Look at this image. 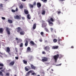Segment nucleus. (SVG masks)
<instances>
[{"label":"nucleus","instance_id":"f257e3e1","mask_svg":"<svg viewBox=\"0 0 76 76\" xmlns=\"http://www.w3.org/2000/svg\"><path fill=\"white\" fill-rule=\"evenodd\" d=\"M58 57L59 58H61L62 57V56H61V55L59 56L58 54H57L56 55L54 56L53 58L55 60V63L57 62V60L58 59Z\"/></svg>","mask_w":76,"mask_h":76},{"label":"nucleus","instance_id":"f03ea898","mask_svg":"<svg viewBox=\"0 0 76 76\" xmlns=\"http://www.w3.org/2000/svg\"><path fill=\"white\" fill-rule=\"evenodd\" d=\"M54 20L52 18H50V20H48V22L49 23V25L50 26H53V23L52 22H54Z\"/></svg>","mask_w":76,"mask_h":76},{"label":"nucleus","instance_id":"7ed1b4c3","mask_svg":"<svg viewBox=\"0 0 76 76\" xmlns=\"http://www.w3.org/2000/svg\"><path fill=\"white\" fill-rule=\"evenodd\" d=\"M42 62H45L48 61V58L46 57H43V58L42 59Z\"/></svg>","mask_w":76,"mask_h":76},{"label":"nucleus","instance_id":"20e7f679","mask_svg":"<svg viewBox=\"0 0 76 76\" xmlns=\"http://www.w3.org/2000/svg\"><path fill=\"white\" fill-rule=\"evenodd\" d=\"M6 31L7 32V34H8V35H10V28H9L7 27Z\"/></svg>","mask_w":76,"mask_h":76},{"label":"nucleus","instance_id":"39448f33","mask_svg":"<svg viewBox=\"0 0 76 76\" xmlns=\"http://www.w3.org/2000/svg\"><path fill=\"white\" fill-rule=\"evenodd\" d=\"M50 47L48 46H46L45 48V50H47V51H48L50 50Z\"/></svg>","mask_w":76,"mask_h":76},{"label":"nucleus","instance_id":"423d86ee","mask_svg":"<svg viewBox=\"0 0 76 76\" xmlns=\"http://www.w3.org/2000/svg\"><path fill=\"white\" fill-rule=\"evenodd\" d=\"M31 67L32 69H33L34 70H35L36 69V67L32 64H31Z\"/></svg>","mask_w":76,"mask_h":76},{"label":"nucleus","instance_id":"0eeeda50","mask_svg":"<svg viewBox=\"0 0 76 76\" xmlns=\"http://www.w3.org/2000/svg\"><path fill=\"white\" fill-rule=\"evenodd\" d=\"M14 18L15 19H20V17L19 15H17L16 16H14Z\"/></svg>","mask_w":76,"mask_h":76},{"label":"nucleus","instance_id":"6e6552de","mask_svg":"<svg viewBox=\"0 0 76 76\" xmlns=\"http://www.w3.org/2000/svg\"><path fill=\"white\" fill-rule=\"evenodd\" d=\"M15 64V61H12L9 64L10 66H13Z\"/></svg>","mask_w":76,"mask_h":76},{"label":"nucleus","instance_id":"1a4fd4ad","mask_svg":"<svg viewBox=\"0 0 76 76\" xmlns=\"http://www.w3.org/2000/svg\"><path fill=\"white\" fill-rule=\"evenodd\" d=\"M36 27H37V24L36 23H35L34 24L33 26V29H36Z\"/></svg>","mask_w":76,"mask_h":76},{"label":"nucleus","instance_id":"9d476101","mask_svg":"<svg viewBox=\"0 0 76 76\" xmlns=\"http://www.w3.org/2000/svg\"><path fill=\"white\" fill-rule=\"evenodd\" d=\"M37 7L38 8L41 7V4L39 2H38L37 3Z\"/></svg>","mask_w":76,"mask_h":76},{"label":"nucleus","instance_id":"9b49d317","mask_svg":"<svg viewBox=\"0 0 76 76\" xmlns=\"http://www.w3.org/2000/svg\"><path fill=\"white\" fill-rule=\"evenodd\" d=\"M10 48L9 47H7V50L6 51L7 53H9V52H10Z\"/></svg>","mask_w":76,"mask_h":76},{"label":"nucleus","instance_id":"f8f14e48","mask_svg":"<svg viewBox=\"0 0 76 76\" xmlns=\"http://www.w3.org/2000/svg\"><path fill=\"white\" fill-rule=\"evenodd\" d=\"M24 13L26 15H28V14L29 13V12H28V10H27L26 9H25L24 10Z\"/></svg>","mask_w":76,"mask_h":76},{"label":"nucleus","instance_id":"ddd939ff","mask_svg":"<svg viewBox=\"0 0 76 76\" xmlns=\"http://www.w3.org/2000/svg\"><path fill=\"white\" fill-rule=\"evenodd\" d=\"M31 49L30 47H28L27 48V52L28 53L31 51Z\"/></svg>","mask_w":76,"mask_h":76},{"label":"nucleus","instance_id":"4468645a","mask_svg":"<svg viewBox=\"0 0 76 76\" xmlns=\"http://www.w3.org/2000/svg\"><path fill=\"white\" fill-rule=\"evenodd\" d=\"M47 25V24L45 23H43L42 24V28H44L45 27H46V26Z\"/></svg>","mask_w":76,"mask_h":76},{"label":"nucleus","instance_id":"2eb2a0df","mask_svg":"<svg viewBox=\"0 0 76 76\" xmlns=\"http://www.w3.org/2000/svg\"><path fill=\"white\" fill-rule=\"evenodd\" d=\"M20 35H23L25 34V32H24L23 31H22L20 32Z\"/></svg>","mask_w":76,"mask_h":76},{"label":"nucleus","instance_id":"dca6fc26","mask_svg":"<svg viewBox=\"0 0 76 76\" xmlns=\"http://www.w3.org/2000/svg\"><path fill=\"white\" fill-rule=\"evenodd\" d=\"M27 18L28 19H31V15H30L28 14L27 15Z\"/></svg>","mask_w":76,"mask_h":76},{"label":"nucleus","instance_id":"f3484780","mask_svg":"<svg viewBox=\"0 0 76 76\" xmlns=\"http://www.w3.org/2000/svg\"><path fill=\"white\" fill-rule=\"evenodd\" d=\"M21 30H22V29H21V28H20L19 27H18V30L17 31V32H18V33L20 32V31Z\"/></svg>","mask_w":76,"mask_h":76},{"label":"nucleus","instance_id":"a211bd4d","mask_svg":"<svg viewBox=\"0 0 76 76\" xmlns=\"http://www.w3.org/2000/svg\"><path fill=\"white\" fill-rule=\"evenodd\" d=\"M42 15H44L45 14V10H42Z\"/></svg>","mask_w":76,"mask_h":76},{"label":"nucleus","instance_id":"6ab92c4d","mask_svg":"<svg viewBox=\"0 0 76 76\" xmlns=\"http://www.w3.org/2000/svg\"><path fill=\"white\" fill-rule=\"evenodd\" d=\"M28 42L26 41L25 44V47H27V46H28Z\"/></svg>","mask_w":76,"mask_h":76},{"label":"nucleus","instance_id":"aec40b11","mask_svg":"<svg viewBox=\"0 0 76 76\" xmlns=\"http://www.w3.org/2000/svg\"><path fill=\"white\" fill-rule=\"evenodd\" d=\"M29 6L30 8H33L34 7V5H32L31 4H29Z\"/></svg>","mask_w":76,"mask_h":76},{"label":"nucleus","instance_id":"412c9836","mask_svg":"<svg viewBox=\"0 0 76 76\" xmlns=\"http://www.w3.org/2000/svg\"><path fill=\"white\" fill-rule=\"evenodd\" d=\"M58 48V46H53V49H57V48Z\"/></svg>","mask_w":76,"mask_h":76},{"label":"nucleus","instance_id":"4be33fe9","mask_svg":"<svg viewBox=\"0 0 76 76\" xmlns=\"http://www.w3.org/2000/svg\"><path fill=\"white\" fill-rule=\"evenodd\" d=\"M3 30L2 28H0V33H3Z\"/></svg>","mask_w":76,"mask_h":76},{"label":"nucleus","instance_id":"5701e85b","mask_svg":"<svg viewBox=\"0 0 76 76\" xmlns=\"http://www.w3.org/2000/svg\"><path fill=\"white\" fill-rule=\"evenodd\" d=\"M30 43L33 45H35V43H34V42L33 41H31L30 42Z\"/></svg>","mask_w":76,"mask_h":76},{"label":"nucleus","instance_id":"b1692460","mask_svg":"<svg viewBox=\"0 0 76 76\" xmlns=\"http://www.w3.org/2000/svg\"><path fill=\"white\" fill-rule=\"evenodd\" d=\"M53 41L55 43L56 42H57V39H53Z\"/></svg>","mask_w":76,"mask_h":76},{"label":"nucleus","instance_id":"393cba45","mask_svg":"<svg viewBox=\"0 0 76 76\" xmlns=\"http://www.w3.org/2000/svg\"><path fill=\"white\" fill-rule=\"evenodd\" d=\"M8 21L10 23H12V20H8Z\"/></svg>","mask_w":76,"mask_h":76},{"label":"nucleus","instance_id":"a878e982","mask_svg":"<svg viewBox=\"0 0 76 76\" xmlns=\"http://www.w3.org/2000/svg\"><path fill=\"white\" fill-rule=\"evenodd\" d=\"M42 1H43L44 3H47V0H41Z\"/></svg>","mask_w":76,"mask_h":76},{"label":"nucleus","instance_id":"bb28decb","mask_svg":"<svg viewBox=\"0 0 76 76\" xmlns=\"http://www.w3.org/2000/svg\"><path fill=\"white\" fill-rule=\"evenodd\" d=\"M37 4V3H36V1H35L33 4V6H36V4Z\"/></svg>","mask_w":76,"mask_h":76},{"label":"nucleus","instance_id":"cd10ccee","mask_svg":"<svg viewBox=\"0 0 76 76\" xmlns=\"http://www.w3.org/2000/svg\"><path fill=\"white\" fill-rule=\"evenodd\" d=\"M25 70H26V71H29V69H28V68H27V67H25Z\"/></svg>","mask_w":76,"mask_h":76},{"label":"nucleus","instance_id":"c85d7f7f","mask_svg":"<svg viewBox=\"0 0 76 76\" xmlns=\"http://www.w3.org/2000/svg\"><path fill=\"white\" fill-rule=\"evenodd\" d=\"M30 75V73L29 72H28L26 74V76H28Z\"/></svg>","mask_w":76,"mask_h":76},{"label":"nucleus","instance_id":"c756f323","mask_svg":"<svg viewBox=\"0 0 76 76\" xmlns=\"http://www.w3.org/2000/svg\"><path fill=\"white\" fill-rule=\"evenodd\" d=\"M23 43H21L20 45V47H23Z\"/></svg>","mask_w":76,"mask_h":76},{"label":"nucleus","instance_id":"7c9ffc66","mask_svg":"<svg viewBox=\"0 0 76 76\" xmlns=\"http://www.w3.org/2000/svg\"><path fill=\"white\" fill-rule=\"evenodd\" d=\"M23 62L24 64H26V63H27V61H26L23 60Z\"/></svg>","mask_w":76,"mask_h":76},{"label":"nucleus","instance_id":"2f4dec72","mask_svg":"<svg viewBox=\"0 0 76 76\" xmlns=\"http://www.w3.org/2000/svg\"><path fill=\"white\" fill-rule=\"evenodd\" d=\"M34 72V71L32 70H31L29 71H28V72H29V73H33Z\"/></svg>","mask_w":76,"mask_h":76},{"label":"nucleus","instance_id":"473e14b6","mask_svg":"<svg viewBox=\"0 0 76 76\" xmlns=\"http://www.w3.org/2000/svg\"><path fill=\"white\" fill-rule=\"evenodd\" d=\"M0 75H1V76H3V72H2L1 71H0Z\"/></svg>","mask_w":76,"mask_h":76},{"label":"nucleus","instance_id":"72a5a7b5","mask_svg":"<svg viewBox=\"0 0 76 76\" xmlns=\"http://www.w3.org/2000/svg\"><path fill=\"white\" fill-rule=\"evenodd\" d=\"M23 7L22 4H21V5L20 6V9H22Z\"/></svg>","mask_w":76,"mask_h":76},{"label":"nucleus","instance_id":"f704fd0d","mask_svg":"<svg viewBox=\"0 0 76 76\" xmlns=\"http://www.w3.org/2000/svg\"><path fill=\"white\" fill-rule=\"evenodd\" d=\"M40 34L42 35V36H43L44 35V32H41L40 33Z\"/></svg>","mask_w":76,"mask_h":76},{"label":"nucleus","instance_id":"c9c22d12","mask_svg":"<svg viewBox=\"0 0 76 76\" xmlns=\"http://www.w3.org/2000/svg\"><path fill=\"white\" fill-rule=\"evenodd\" d=\"M45 30H46V32H48V31H48V29L47 28H45Z\"/></svg>","mask_w":76,"mask_h":76},{"label":"nucleus","instance_id":"e433bc0d","mask_svg":"<svg viewBox=\"0 0 76 76\" xmlns=\"http://www.w3.org/2000/svg\"><path fill=\"white\" fill-rule=\"evenodd\" d=\"M4 66V65H3V64H1L0 63V66H1L2 67L3 66Z\"/></svg>","mask_w":76,"mask_h":76},{"label":"nucleus","instance_id":"4c0bfd02","mask_svg":"<svg viewBox=\"0 0 76 76\" xmlns=\"http://www.w3.org/2000/svg\"><path fill=\"white\" fill-rule=\"evenodd\" d=\"M6 70V68H4L3 69H2L1 70V71L2 72H4V71Z\"/></svg>","mask_w":76,"mask_h":76},{"label":"nucleus","instance_id":"58836bf2","mask_svg":"<svg viewBox=\"0 0 76 76\" xmlns=\"http://www.w3.org/2000/svg\"><path fill=\"white\" fill-rule=\"evenodd\" d=\"M9 75H10V74H9V73H7L6 74V76H9Z\"/></svg>","mask_w":76,"mask_h":76},{"label":"nucleus","instance_id":"ea45409f","mask_svg":"<svg viewBox=\"0 0 76 76\" xmlns=\"http://www.w3.org/2000/svg\"><path fill=\"white\" fill-rule=\"evenodd\" d=\"M50 29L51 32H53V28H50Z\"/></svg>","mask_w":76,"mask_h":76},{"label":"nucleus","instance_id":"a19ab883","mask_svg":"<svg viewBox=\"0 0 76 76\" xmlns=\"http://www.w3.org/2000/svg\"><path fill=\"white\" fill-rule=\"evenodd\" d=\"M12 12H16V11H15V10L12 9Z\"/></svg>","mask_w":76,"mask_h":76},{"label":"nucleus","instance_id":"79ce46f5","mask_svg":"<svg viewBox=\"0 0 76 76\" xmlns=\"http://www.w3.org/2000/svg\"><path fill=\"white\" fill-rule=\"evenodd\" d=\"M42 54H46L45 53V51H43L42 52Z\"/></svg>","mask_w":76,"mask_h":76},{"label":"nucleus","instance_id":"37998d69","mask_svg":"<svg viewBox=\"0 0 76 76\" xmlns=\"http://www.w3.org/2000/svg\"><path fill=\"white\" fill-rule=\"evenodd\" d=\"M2 19H3V20H4L5 19H6V18H5L4 17H2L1 18Z\"/></svg>","mask_w":76,"mask_h":76},{"label":"nucleus","instance_id":"c03bdc74","mask_svg":"<svg viewBox=\"0 0 76 76\" xmlns=\"http://www.w3.org/2000/svg\"><path fill=\"white\" fill-rule=\"evenodd\" d=\"M31 75H36V74L35 72H33L31 74Z\"/></svg>","mask_w":76,"mask_h":76},{"label":"nucleus","instance_id":"a18cd8bd","mask_svg":"<svg viewBox=\"0 0 76 76\" xmlns=\"http://www.w3.org/2000/svg\"><path fill=\"white\" fill-rule=\"evenodd\" d=\"M0 6L1 7H3V4H0Z\"/></svg>","mask_w":76,"mask_h":76},{"label":"nucleus","instance_id":"49530a36","mask_svg":"<svg viewBox=\"0 0 76 76\" xmlns=\"http://www.w3.org/2000/svg\"><path fill=\"white\" fill-rule=\"evenodd\" d=\"M58 41H60V38H59V37L58 38Z\"/></svg>","mask_w":76,"mask_h":76},{"label":"nucleus","instance_id":"de8ad7c7","mask_svg":"<svg viewBox=\"0 0 76 76\" xmlns=\"http://www.w3.org/2000/svg\"><path fill=\"white\" fill-rule=\"evenodd\" d=\"M61 13V11H58V14H60Z\"/></svg>","mask_w":76,"mask_h":76},{"label":"nucleus","instance_id":"09e8293b","mask_svg":"<svg viewBox=\"0 0 76 76\" xmlns=\"http://www.w3.org/2000/svg\"><path fill=\"white\" fill-rule=\"evenodd\" d=\"M15 11H16V12H18V8H16Z\"/></svg>","mask_w":76,"mask_h":76},{"label":"nucleus","instance_id":"8fccbe9b","mask_svg":"<svg viewBox=\"0 0 76 76\" xmlns=\"http://www.w3.org/2000/svg\"><path fill=\"white\" fill-rule=\"evenodd\" d=\"M15 58L17 60H18L19 58H18V57H15Z\"/></svg>","mask_w":76,"mask_h":76},{"label":"nucleus","instance_id":"3c124183","mask_svg":"<svg viewBox=\"0 0 76 76\" xmlns=\"http://www.w3.org/2000/svg\"><path fill=\"white\" fill-rule=\"evenodd\" d=\"M60 1H64V0H59Z\"/></svg>","mask_w":76,"mask_h":76},{"label":"nucleus","instance_id":"603ef678","mask_svg":"<svg viewBox=\"0 0 76 76\" xmlns=\"http://www.w3.org/2000/svg\"><path fill=\"white\" fill-rule=\"evenodd\" d=\"M71 48H74V47L73 46H72L71 47Z\"/></svg>","mask_w":76,"mask_h":76},{"label":"nucleus","instance_id":"864d4df0","mask_svg":"<svg viewBox=\"0 0 76 76\" xmlns=\"http://www.w3.org/2000/svg\"><path fill=\"white\" fill-rule=\"evenodd\" d=\"M39 41H40V42H42V40L40 39L39 40Z\"/></svg>","mask_w":76,"mask_h":76},{"label":"nucleus","instance_id":"5fc2aeb1","mask_svg":"<svg viewBox=\"0 0 76 76\" xmlns=\"http://www.w3.org/2000/svg\"><path fill=\"white\" fill-rule=\"evenodd\" d=\"M2 69H3V67H1L0 68V70Z\"/></svg>","mask_w":76,"mask_h":76},{"label":"nucleus","instance_id":"6e6d98bb","mask_svg":"<svg viewBox=\"0 0 76 76\" xmlns=\"http://www.w3.org/2000/svg\"><path fill=\"white\" fill-rule=\"evenodd\" d=\"M17 44H18V43H19V40H18L17 42Z\"/></svg>","mask_w":76,"mask_h":76},{"label":"nucleus","instance_id":"4d7b16f0","mask_svg":"<svg viewBox=\"0 0 76 76\" xmlns=\"http://www.w3.org/2000/svg\"><path fill=\"white\" fill-rule=\"evenodd\" d=\"M26 0H21V1H25Z\"/></svg>","mask_w":76,"mask_h":76},{"label":"nucleus","instance_id":"13d9d810","mask_svg":"<svg viewBox=\"0 0 76 76\" xmlns=\"http://www.w3.org/2000/svg\"><path fill=\"white\" fill-rule=\"evenodd\" d=\"M22 19H25V17H22Z\"/></svg>","mask_w":76,"mask_h":76},{"label":"nucleus","instance_id":"bf43d9fd","mask_svg":"<svg viewBox=\"0 0 76 76\" xmlns=\"http://www.w3.org/2000/svg\"><path fill=\"white\" fill-rule=\"evenodd\" d=\"M57 66H61V64H58V65H57Z\"/></svg>","mask_w":76,"mask_h":76},{"label":"nucleus","instance_id":"052dcab7","mask_svg":"<svg viewBox=\"0 0 76 76\" xmlns=\"http://www.w3.org/2000/svg\"><path fill=\"white\" fill-rule=\"evenodd\" d=\"M33 58V57L32 56H31L30 57V59H32Z\"/></svg>","mask_w":76,"mask_h":76},{"label":"nucleus","instance_id":"680f3d73","mask_svg":"<svg viewBox=\"0 0 76 76\" xmlns=\"http://www.w3.org/2000/svg\"><path fill=\"white\" fill-rule=\"evenodd\" d=\"M16 40H18V38L16 37Z\"/></svg>","mask_w":76,"mask_h":76},{"label":"nucleus","instance_id":"e2e57ef3","mask_svg":"<svg viewBox=\"0 0 76 76\" xmlns=\"http://www.w3.org/2000/svg\"><path fill=\"white\" fill-rule=\"evenodd\" d=\"M58 44H60V42L59 41H58Z\"/></svg>","mask_w":76,"mask_h":76},{"label":"nucleus","instance_id":"0e129e2a","mask_svg":"<svg viewBox=\"0 0 76 76\" xmlns=\"http://www.w3.org/2000/svg\"><path fill=\"white\" fill-rule=\"evenodd\" d=\"M45 42H47V40H45Z\"/></svg>","mask_w":76,"mask_h":76},{"label":"nucleus","instance_id":"69168bd1","mask_svg":"<svg viewBox=\"0 0 76 76\" xmlns=\"http://www.w3.org/2000/svg\"><path fill=\"white\" fill-rule=\"evenodd\" d=\"M15 50H17V48H15Z\"/></svg>","mask_w":76,"mask_h":76},{"label":"nucleus","instance_id":"338daca9","mask_svg":"<svg viewBox=\"0 0 76 76\" xmlns=\"http://www.w3.org/2000/svg\"><path fill=\"white\" fill-rule=\"evenodd\" d=\"M51 71H52V72H53V71H54V70H53V69H51Z\"/></svg>","mask_w":76,"mask_h":76},{"label":"nucleus","instance_id":"774afa93","mask_svg":"<svg viewBox=\"0 0 76 76\" xmlns=\"http://www.w3.org/2000/svg\"><path fill=\"white\" fill-rule=\"evenodd\" d=\"M2 55H3V53H0Z\"/></svg>","mask_w":76,"mask_h":76}]
</instances>
